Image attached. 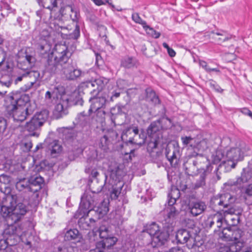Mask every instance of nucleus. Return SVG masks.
<instances>
[{
    "instance_id": "nucleus-43",
    "label": "nucleus",
    "mask_w": 252,
    "mask_h": 252,
    "mask_svg": "<svg viewBox=\"0 0 252 252\" xmlns=\"http://www.w3.org/2000/svg\"><path fill=\"white\" fill-rule=\"evenodd\" d=\"M233 229L231 227H223L222 230V237L227 241H231Z\"/></svg>"
},
{
    "instance_id": "nucleus-39",
    "label": "nucleus",
    "mask_w": 252,
    "mask_h": 252,
    "mask_svg": "<svg viewBox=\"0 0 252 252\" xmlns=\"http://www.w3.org/2000/svg\"><path fill=\"white\" fill-rule=\"evenodd\" d=\"M10 181L9 176L3 174L1 175L0 176V189H2L8 188Z\"/></svg>"
},
{
    "instance_id": "nucleus-58",
    "label": "nucleus",
    "mask_w": 252,
    "mask_h": 252,
    "mask_svg": "<svg viewBox=\"0 0 252 252\" xmlns=\"http://www.w3.org/2000/svg\"><path fill=\"white\" fill-rule=\"evenodd\" d=\"M215 225L212 215L210 216L205 221V227L210 228Z\"/></svg>"
},
{
    "instance_id": "nucleus-18",
    "label": "nucleus",
    "mask_w": 252,
    "mask_h": 252,
    "mask_svg": "<svg viewBox=\"0 0 252 252\" xmlns=\"http://www.w3.org/2000/svg\"><path fill=\"white\" fill-rule=\"evenodd\" d=\"M63 150L62 144L58 140H54L48 146V152L51 156L56 158L59 156Z\"/></svg>"
},
{
    "instance_id": "nucleus-10",
    "label": "nucleus",
    "mask_w": 252,
    "mask_h": 252,
    "mask_svg": "<svg viewBox=\"0 0 252 252\" xmlns=\"http://www.w3.org/2000/svg\"><path fill=\"white\" fill-rule=\"evenodd\" d=\"M225 156L227 160L223 161L222 163L225 167L230 166L229 169L234 168L238 161L241 160L243 158L241 150L238 147L232 148L227 150Z\"/></svg>"
},
{
    "instance_id": "nucleus-47",
    "label": "nucleus",
    "mask_w": 252,
    "mask_h": 252,
    "mask_svg": "<svg viewBox=\"0 0 252 252\" xmlns=\"http://www.w3.org/2000/svg\"><path fill=\"white\" fill-rule=\"evenodd\" d=\"M94 110L95 111L96 115L95 121L100 123H102L105 119V111L102 109H97Z\"/></svg>"
},
{
    "instance_id": "nucleus-45",
    "label": "nucleus",
    "mask_w": 252,
    "mask_h": 252,
    "mask_svg": "<svg viewBox=\"0 0 252 252\" xmlns=\"http://www.w3.org/2000/svg\"><path fill=\"white\" fill-rule=\"evenodd\" d=\"M105 246L107 249L114 246L117 241V238L115 237L110 236L107 238L103 239Z\"/></svg>"
},
{
    "instance_id": "nucleus-53",
    "label": "nucleus",
    "mask_w": 252,
    "mask_h": 252,
    "mask_svg": "<svg viewBox=\"0 0 252 252\" xmlns=\"http://www.w3.org/2000/svg\"><path fill=\"white\" fill-rule=\"evenodd\" d=\"M214 223L216 225L217 222L220 220H224V216L220 213L218 212L212 215Z\"/></svg>"
},
{
    "instance_id": "nucleus-30",
    "label": "nucleus",
    "mask_w": 252,
    "mask_h": 252,
    "mask_svg": "<svg viewBox=\"0 0 252 252\" xmlns=\"http://www.w3.org/2000/svg\"><path fill=\"white\" fill-rule=\"evenodd\" d=\"M80 237V234L77 229H70L67 230L64 235V240L67 241L77 240Z\"/></svg>"
},
{
    "instance_id": "nucleus-25",
    "label": "nucleus",
    "mask_w": 252,
    "mask_h": 252,
    "mask_svg": "<svg viewBox=\"0 0 252 252\" xmlns=\"http://www.w3.org/2000/svg\"><path fill=\"white\" fill-rule=\"evenodd\" d=\"M16 188L19 191L25 190V191H30L35 192L37 191V189H33L30 186L29 180L26 178L20 179L16 182Z\"/></svg>"
},
{
    "instance_id": "nucleus-57",
    "label": "nucleus",
    "mask_w": 252,
    "mask_h": 252,
    "mask_svg": "<svg viewBox=\"0 0 252 252\" xmlns=\"http://www.w3.org/2000/svg\"><path fill=\"white\" fill-rule=\"evenodd\" d=\"M121 93L120 89L117 90L113 91L110 93V100L111 101H114V99L118 98L120 96Z\"/></svg>"
},
{
    "instance_id": "nucleus-54",
    "label": "nucleus",
    "mask_w": 252,
    "mask_h": 252,
    "mask_svg": "<svg viewBox=\"0 0 252 252\" xmlns=\"http://www.w3.org/2000/svg\"><path fill=\"white\" fill-rule=\"evenodd\" d=\"M9 246H11L12 245H10L9 240L7 239L3 238L0 240V250H5Z\"/></svg>"
},
{
    "instance_id": "nucleus-55",
    "label": "nucleus",
    "mask_w": 252,
    "mask_h": 252,
    "mask_svg": "<svg viewBox=\"0 0 252 252\" xmlns=\"http://www.w3.org/2000/svg\"><path fill=\"white\" fill-rule=\"evenodd\" d=\"M201 161H203V162L207 163L206 166L207 165L210 164L209 162L208 161V159L206 158L202 157L200 155H197V158L195 160H194L193 161V164L194 166H196V165L198 164L199 162H201Z\"/></svg>"
},
{
    "instance_id": "nucleus-34",
    "label": "nucleus",
    "mask_w": 252,
    "mask_h": 252,
    "mask_svg": "<svg viewBox=\"0 0 252 252\" xmlns=\"http://www.w3.org/2000/svg\"><path fill=\"white\" fill-rule=\"evenodd\" d=\"M146 92L147 94L146 99L147 101H151L154 104H157L160 103V100L158 96L157 95L156 93L154 91L151 89H146Z\"/></svg>"
},
{
    "instance_id": "nucleus-6",
    "label": "nucleus",
    "mask_w": 252,
    "mask_h": 252,
    "mask_svg": "<svg viewBox=\"0 0 252 252\" xmlns=\"http://www.w3.org/2000/svg\"><path fill=\"white\" fill-rule=\"evenodd\" d=\"M64 11L65 12V15L67 14V13H68L70 18V21H71L70 25L65 28H64V30L66 29L68 31V32H64V39H77L80 36V28L77 23L79 14L76 9H75L71 4L64 6Z\"/></svg>"
},
{
    "instance_id": "nucleus-60",
    "label": "nucleus",
    "mask_w": 252,
    "mask_h": 252,
    "mask_svg": "<svg viewBox=\"0 0 252 252\" xmlns=\"http://www.w3.org/2000/svg\"><path fill=\"white\" fill-rule=\"evenodd\" d=\"M26 77L24 71H23L20 75L15 78L14 81L15 84H17L19 82L22 81L26 82Z\"/></svg>"
},
{
    "instance_id": "nucleus-14",
    "label": "nucleus",
    "mask_w": 252,
    "mask_h": 252,
    "mask_svg": "<svg viewBox=\"0 0 252 252\" xmlns=\"http://www.w3.org/2000/svg\"><path fill=\"white\" fill-rule=\"evenodd\" d=\"M137 132H138V128L137 126L127 127L123 131L122 138L123 140L131 144H140L143 142V140L142 141L137 140V137L139 136L136 134Z\"/></svg>"
},
{
    "instance_id": "nucleus-56",
    "label": "nucleus",
    "mask_w": 252,
    "mask_h": 252,
    "mask_svg": "<svg viewBox=\"0 0 252 252\" xmlns=\"http://www.w3.org/2000/svg\"><path fill=\"white\" fill-rule=\"evenodd\" d=\"M12 12V9L8 4H5L2 9L1 15L3 16H7L8 13Z\"/></svg>"
},
{
    "instance_id": "nucleus-29",
    "label": "nucleus",
    "mask_w": 252,
    "mask_h": 252,
    "mask_svg": "<svg viewBox=\"0 0 252 252\" xmlns=\"http://www.w3.org/2000/svg\"><path fill=\"white\" fill-rule=\"evenodd\" d=\"M212 33L213 37L219 44H221L223 42L231 39V36L227 35L226 32L224 31L213 32Z\"/></svg>"
},
{
    "instance_id": "nucleus-27",
    "label": "nucleus",
    "mask_w": 252,
    "mask_h": 252,
    "mask_svg": "<svg viewBox=\"0 0 252 252\" xmlns=\"http://www.w3.org/2000/svg\"><path fill=\"white\" fill-rule=\"evenodd\" d=\"M212 169L213 167L211 164H208V165L206 166V169H204L203 172L200 174L199 179L197 180L196 183L194 184V189H198L203 187L205 185L206 177L212 171Z\"/></svg>"
},
{
    "instance_id": "nucleus-38",
    "label": "nucleus",
    "mask_w": 252,
    "mask_h": 252,
    "mask_svg": "<svg viewBox=\"0 0 252 252\" xmlns=\"http://www.w3.org/2000/svg\"><path fill=\"white\" fill-rule=\"evenodd\" d=\"M222 207L223 208H228L233 201V198L229 193L221 194Z\"/></svg>"
},
{
    "instance_id": "nucleus-64",
    "label": "nucleus",
    "mask_w": 252,
    "mask_h": 252,
    "mask_svg": "<svg viewBox=\"0 0 252 252\" xmlns=\"http://www.w3.org/2000/svg\"><path fill=\"white\" fill-rule=\"evenodd\" d=\"M241 112L246 115L249 116L252 119V112L247 108H244L241 109Z\"/></svg>"
},
{
    "instance_id": "nucleus-42",
    "label": "nucleus",
    "mask_w": 252,
    "mask_h": 252,
    "mask_svg": "<svg viewBox=\"0 0 252 252\" xmlns=\"http://www.w3.org/2000/svg\"><path fill=\"white\" fill-rule=\"evenodd\" d=\"M222 202L221 194L220 196L213 197L211 199L210 204L213 208L219 207L221 209L220 207H222Z\"/></svg>"
},
{
    "instance_id": "nucleus-20",
    "label": "nucleus",
    "mask_w": 252,
    "mask_h": 252,
    "mask_svg": "<svg viewBox=\"0 0 252 252\" xmlns=\"http://www.w3.org/2000/svg\"><path fill=\"white\" fill-rule=\"evenodd\" d=\"M252 177V172L250 171H246L243 168L241 173V177L238 178L236 181H230L228 184L231 186H241L244 183L248 182Z\"/></svg>"
},
{
    "instance_id": "nucleus-28",
    "label": "nucleus",
    "mask_w": 252,
    "mask_h": 252,
    "mask_svg": "<svg viewBox=\"0 0 252 252\" xmlns=\"http://www.w3.org/2000/svg\"><path fill=\"white\" fill-rule=\"evenodd\" d=\"M121 65L125 68L129 69L137 67L139 63L135 58L126 56L122 59Z\"/></svg>"
},
{
    "instance_id": "nucleus-5",
    "label": "nucleus",
    "mask_w": 252,
    "mask_h": 252,
    "mask_svg": "<svg viewBox=\"0 0 252 252\" xmlns=\"http://www.w3.org/2000/svg\"><path fill=\"white\" fill-rule=\"evenodd\" d=\"M18 99L14 96H9L6 98L4 106L6 112L12 116L15 121L22 122L31 113L25 106L18 105Z\"/></svg>"
},
{
    "instance_id": "nucleus-1",
    "label": "nucleus",
    "mask_w": 252,
    "mask_h": 252,
    "mask_svg": "<svg viewBox=\"0 0 252 252\" xmlns=\"http://www.w3.org/2000/svg\"><path fill=\"white\" fill-rule=\"evenodd\" d=\"M91 196H87L86 198H83L81 200L79 207L74 214V217L76 219L79 218L78 224L79 227L84 230H89L94 229L96 224V220L93 218H88V214L91 211H94L99 214V216H103L108 212L107 207H96L94 206V201H90Z\"/></svg>"
},
{
    "instance_id": "nucleus-59",
    "label": "nucleus",
    "mask_w": 252,
    "mask_h": 252,
    "mask_svg": "<svg viewBox=\"0 0 252 252\" xmlns=\"http://www.w3.org/2000/svg\"><path fill=\"white\" fill-rule=\"evenodd\" d=\"M183 144L185 146H187L190 144L191 141L193 140V138L191 136H182L181 138Z\"/></svg>"
},
{
    "instance_id": "nucleus-16",
    "label": "nucleus",
    "mask_w": 252,
    "mask_h": 252,
    "mask_svg": "<svg viewBox=\"0 0 252 252\" xmlns=\"http://www.w3.org/2000/svg\"><path fill=\"white\" fill-rule=\"evenodd\" d=\"M81 73L80 69L75 68L72 62L70 64L64 62V75L67 79H76L81 76Z\"/></svg>"
},
{
    "instance_id": "nucleus-12",
    "label": "nucleus",
    "mask_w": 252,
    "mask_h": 252,
    "mask_svg": "<svg viewBox=\"0 0 252 252\" xmlns=\"http://www.w3.org/2000/svg\"><path fill=\"white\" fill-rule=\"evenodd\" d=\"M48 112L46 110L35 114L32 120L27 123L26 128L29 131H33L45 123L48 118Z\"/></svg>"
},
{
    "instance_id": "nucleus-37",
    "label": "nucleus",
    "mask_w": 252,
    "mask_h": 252,
    "mask_svg": "<svg viewBox=\"0 0 252 252\" xmlns=\"http://www.w3.org/2000/svg\"><path fill=\"white\" fill-rule=\"evenodd\" d=\"M151 137V140L148 142L147 146V150L149 152H153L154 150L156 149L158 145L160 143L159 137H154V136H153Z\"/></svg>"
},
{
    "instance_id": "nucleus-44",
    "label": "nucleus",
    "mask_w": 252,
    "mask_h": 252,
    "mask_svg": "<svg viewBox=\"0 0 252 252\" xmlns=\"http://www.w3.org/2000/svg\"><path fill=\"white\" fill-rule=\"evenodd\" d=\"M11 83L12 81L10 80L6 82L0 81V96H3L6 93L7 89Z\"/></svg>"
},
{
    "instance_id": "nucleus-49",
    "label": "nucleus",
    "mask_w": 252,
    "mask_h": 252,
    "mask_svg": "<svg viewBox=\"0 0 252 252\" xmlns=\"http://www.w3.org/2000/svg\"><path fill=\"white\" fill-rule=\"evenodd\" d=\"M132 20L136 23L141 25L143 28H145L147 23L146 21L142 20L141 17L139 16V14L137 13H134L132 15Z\"/></svg>"
},
{
    "instance_id": "nucleus-35",
    "label": "nucleus",
    "mask_w": 252,
    "mask_h": 252,
    "mask_svg": "<svg viewBox=\"0 0 252 252\" xmlns=\"http://www.w3.org/2000/svg\"><path fill=\"white\" fill-rule=\"evenodd\" d=\"M6 53L0 48V71H5L9 68L7 62H5Z\"/></svg>"
},
{
    "instance_id": "nucleus-15",
    "label": "nucleus",
    "mask_w": 252,
    "mask_h": 252,
    "mask_svg": "<svg viewBox=\"0 0 252 252\" xmlns=\"http://www.w3.org/2000/svg\"><path fill=\"white\" fill-rule=\"evenodd\" d=\"M206 205L202 201H193L189 203L187 211L192 217H196L203 213L206 209Z\"/></svg>"
},
{
    "instance_id": "nucleus-52",
    "label": "nucleus",
    "mask_w": 252,
    "mask_h": 252,
    "mask_svg": "<svg viewBox=\"0 0 252 252\" xmlns=\"http://www.w3.org/2000/svg\"><path fill=\"white\" fill-rule=\"evenodd\" d=\"M147 32V33L150 34L152 37L155 38H158L160 35V33L156 31L154 29L151 28L148 25H146L145 28H144Z\"/></svg>"
},
{
    "instance_id": "nucleus-41",
    "label": "nucleus",
    "mask_w": 252,
    "mask_h": 252,
    "mask_svg": "<svg viewBox=\"0 0 252 252\" xmlns=\"http://www.w3.org/2000/svg\"><path fill=\"white\" fill-rule=\"evenodd\" d=\"M243 232L240 229L234 228L233 229L231 235V241H241L240 239L243 235Z\"/></svg>"
},
{
    "instance_id": "nucleus-36",
    "label": "nucleus",
    "mask_w": 252,
    "mask_h": 252,
    "mask_svg": "<svg viewBox=\"0 0 252 252\" xmlns=\"http://www.w3.org/2000/svg\"><path fill=\"white\" fill-rule=\"evenodd\" d=\"M58 0H37L38 3L45 8L51 9L57 6Z\"/></svg>"
},
{
    "instance_id": "nucleus-63",
    "label": "nucleus",
    "mask_w": 252,
    "mask_h": 252,
    "mask_svg": "<svg viewBox=\"0 0 252 252\" xmlns=\"http://www.w3.org/2000/svg\"><path fill=\"white\" fill-rule=\"evenodd\" d=\"M245 193L249 196L252 197V184H249L246 188Z\"/></svg>"
},
{
    "instance_id": "nucleus-4",
    "label": "nucleus",
    "mask_w": 252,
    "mask_h": 252,
    "mask_svg": "<svg viewBox=\"0 0 252 252\" xmlns=\"http://www.w3.org/2000/svg\"><path fill=\"white\" fill-rule=\"evenodd\" d=\"M34 58L31 55H26L22 62L18 61V66L24 71L27 83L20 88L21 91L26 92L32 88L36 89L40 86L37 81L40 77V73L37 70H32Z\"/></svg>"
},
{
    "instance_id": "nucleus-61",
    "label": "nucleus",
    "mask_w": 252,
    "mask_h": 252,
    "mask_svg": "<svg viewBox=\"0 0 252 252\" xmlns=\"http://www.w3.org/2000/svg\"><path fill=\"white\" fill-rule=\"evenodd\" d=\"M39 48L40 51H44L45 53H46L49 51L50 49V45L47 43L45 45H39Z\"/></svg>"
},
{
    "instance_id": "nucleus-3",
    "label": "nucleus",
    "mask_w": 252,
    "mask_h": 252,
    "mask_svg": "<svg viewBox=\"0 0 252 252\" xmlns=\"http://www.w3.org/2000/svg\"><path fill=\"white\" fill-rule=\"evenodd\" d=\"M110 179L106 188L110 192V197L112 199H117L121 194L124 186L123 181L126 175V170L123 164L115 162L112 163L108 168Z\"/></svg>"
},
{
    "instance_id": "nucleus-19",
    "label": "nucleus",
    "mask_w": 252,
    "mask_h": 252,
    "mask_svg": "<svg viewBox=\"0 0 252 252\" xmlns=\"http://www.w3.org/2000/svg\"><path fill=\"white\" fill-rule=\"evenodd\" d=\"M165 155L167 159L172 166H176L179 161V150L173 147L172 149L167 147L165 149Z\"/></svg>"
},
{
    "instance_id": "nucleus-11",
    "label": "nucleus",
    "mask_w": 252,
    "mask_h": 252,
    "mask_svg": "<svg viewBox=\"0 0 252 252\" xmlns=\"http://www.w3.org/2000/svg\"><path fill=\"white\" fill-rule=\"evenodd\" d=\"M180 190L176 188L172 189L170 192L168 194V207L166 208L167 217L169 219L174 218L179 214V212L176 210L174 205L176 202V199L180 197Z\"/></svg>"
},
{
    "instance_id": "nucleus-7",
    "label": "nucleus",
    "mask_w": 252,
    "mask_h": 252,
    "mask_svg": "<svg viewBox=\"0 0 252 252\" xmlns=\"http://www.w3.org/2000/svg\"><path fill=\"white\" fill-rule=\"evenodd\" d=\"M107 177V176L104 175V178L102 177L101 181H100V179H93L90 185L91 193H85L82 196L81 200H82L83 198H86L88 195L91 196V199H90V201H94V206H96L98 203V193L101 192L103 187L105 185Z\"/></svg>"
},
{
    "instance_id": "nucleus-46",
    "label": "nucleus",
    "mask_w": 252,
    "mask_h": 252,
    "mask_svg": "<svg viewBox=\"0 0 252 252\" xmlns=\"http://www.w3.org/2000/svg\"><path fill=\"white\" fill-rule=\"evenodd\" d=\"M98 232L100 237L103 239V240L111 235L109 234V230L107 227L104 225L100 226Z\"/></svg>"
},
{
    "instance_id": "nucleus-24",
    "label": "nucleus",
    "mask_w": 252,
    "mask_h": 252,
    "mask_svg": "<svg viewBox=\"0 0 252 252\" xmlns=\"http://www.w3.org/2000/svg\"><path fill=\"white\" fill-rule=\"evenodd\" d=\"M114 134L113 131L108 132L104 134L99 140L98 143L99 147L104 152H107L109 149V146L111 144L113 139L111 134Z\"/></svg>"
},
{
    "instance_id": "nucleus-21",
    "label": "nucleus",
    "mask_w": 252,
    "mask_h": 252,
    "mask_svg": "<svg viewBox=\"0 0 252 252\" xmlns=\"http://www.w3.org/2000/svg\"><path fill=\"white\" fill-rule=\"evenodd\" d=\"M90 101L92 102V104L89 110V113L94 110L101 109V108L103 107L108 102L105 96L91 97Z\"/></svg>"
},
{
    "instance_id": "nucleus-23",
    "label": "nucleus",
    "mask_w": 252,
    "mask_h": 252,
    "mask_svg": "<svg viewBox=\"0 0 252 252\" xmlns=\"http://www.w3.org/2000/svg\"><path fill=\"white\" fill-rule=\"evenodd\" d=\"M87 86L88 88L92 89L91 93L95 95L101 91L103 86V81L101 79H96L94 81H89L87 83Z\"/></svg>"
},
{
    "instance_id": "nucleus-26",
    "label": "nucleus",
    "mask_w": 252,
    "mask_h": 252,
    "mask_svg": "<svg viewBox=\"0 0 252 252\" xmlns=\"http://www.w3.org/2000/svg\"><path fill=\"white\" fill-rule=\"evenodd\" d=\"M243 247V244L241 241L234 242L229 246L221 247L218 252H239Z\"/></svg>"
},
{
    "instance_id": "nucleus-32",
    "label": "nucleus",
    "mask_w": 252,
    "mask_h": 252,
    "mask_svg": "<svg viewBox=\"0 0 252 252\" xmlns=\"http://www.w3.org/2000/svg\"><path fill=\"white\" fill-rule=\"evenodd\" d=\"M30 186L33 189H37V191L41 188V185L43 183L44 180L42 177L39 176L32 177L29 180Z\"/></svg>"
},
{
    "instance_id": "nucleus-2",
    "label": "nucleus",
    "mask_w": 252,
    "mask_h": 252,
    "mask_svg": "<svg viewBox=\"0 0 252 252\" xmlns=\"http://www.w3.org/2000/svg\"><path fill=\"white\" fill-rule=\"evenodd\" d=\"M6 200L9 205L1 206L0 214L7 223H16L26 214L27 211L26 205L19 202L20 200L16 195L7 196Z\"/></svg>"
},
{
    "instance_id": "nucleus-8",
    "label": "nucleus",
    "mask_w": 252,
    "mask_h": 252,
    "mask_svg": "<svg viewBox=\"0 0 252 252\" xmlns=\"http://www.w3.org/2000/svg\"><path fill=\"white\" fill-rule=\"evenodd\" d=\"M21 227L16 223H8L3 232V238L9 240L10 245H15L21 240Z\"/></svg>"
},
{
    "instance_id": "nucleus-51",
    "label": "nucleus",
    "mask_w": 252,
    "mask_h": 252,
    "mask_svg": "<svg viewBox=\"0 0 252 252\" xmlns=\"http://www.w3.org/2000/svg\"><path fill=\"white\" fill-rule=\"evenodd\" d=\"M64 46H66L65 50H64V60H65V57L67 58H69L72 55V53L74 50V47L73 45H71L70 47L66 45V41H64Z\"/></svg>"
},
{
    "instance_id": "nucleus-9",
    "label": "nucleus",
    "mask_w": 252,
    "mask_h": 252,
    "mask_svg": "<svg viewBox=\"0 0 252 252\" xmlns=\"http://www.w3.org/2000/svg\"><path fill=\"white\" fill-rule=\"evenodd\" d=\"M176 238L178 243L186 244L187 247L189 249L193 248L197 245L195 234L187 229L179 230L177 232Z\"/></svg>"
},
{
    "instance_id": "nucleus-40",
    "label": "nucleus",
    "mask_w": 252,
    "mask_h": 252,
    "mask_svg": "<svg viewBox=\"0 0 252 252\" xmlns=\"http://www.w3.org/2000/svg\"><path fill=\"white\" fill-rule=\"evenodd\" d=\"M224 157V154L220 150H218L212 156V160L213 163H218Z\"/></svg>"
},
{
    "instance_id": "nucleus-22",
    "label": "nucleus",
    "mask_w": 252,
    "mask_h": 252,
    "mask_svg": "<svg viewBox=\"0 0 252 252\" xmlns=\"http://www.w3.org/2000/svg\"><path fill=\"white\" fill-rule=\"evenodd\" d=\"M169 237L168 233L165 231H160L158 233L153 237L152 244L154 247H160L163 245Z\"/></svg>"
},
{
    "instance_id": "nucleus-13",
    "label": "nucleus",
    "mask_w": 252,
    "mask_h": 252,
    "mask_svg": "<svg viewBox=\"0 0 252 252\" xmlns=\"http://www.w3.org/2000/svg\"><path fill=\"white\" fill-rule=\"evenodd\" d=\"M53 94L56 95L57 100V104L55 106L53 111V116L56 119H59L62 117L63 114V87H57L55 88Z\"/></svg>"
},
{
    "instance_id": "nucleus-48",
    "label": "nucleus",
    "mask_w": 252,
    "mask_h": 252,
    "mask_svg": "<svg viewBox=\"0 0 252 252\" xmlns=\"http://www.w3.org/2000/svg\"><path fill=\"white\" fill-rule=\"evenodd\" d=\"M223 165H224L222 163H221L214 171V175L213 176L211 179L212 182L213 183H216L218 181L220 180L221 173L219 171V170L220 168Z\"/></svg>"
},
{
    "instance_id": "nucleus-62",
    "label": "nucleus",
    "mask_w": 252,
    "mask_h": 252,
    "mask_svg": "<svg viewBox=\"0 0 252 252\" xmlns=\"http://www.w3.org/2000/svg\"><path fill=\"white\" fill-rule=\"evenodd\" d=\"M93 2L98 6L105 4L106 3L111 4L109 2V0H92Z\"/></svg>"
},
{
    "instance_id": "nucleus-50",
    "label": "nucleus",
    "mask_w": 252,
    "mask_h": 252,
    "mask_svg": "<svg viewBox=\"0 0 252 252\" xmlns=\"http://www.w3.org/2000/svg\"><path fill=\"white\" fill-rule=\"evenodd\" d=\"M106 247L103 240L97 242L96 244V247L95 249L91 250L90 252H104L103 249H105Z\"/></svg>"
},
{
    "instance_id": "nucleus-17",
    "label": "nucleus",
    "mask_w": 252,
    "mask_h": 252,
    "mask_svg": "<svg viewBox=\"0 0 252 252\" xmlns=\"http://www.w3.org/2000/svg\"><path fill=\"white\" fill-rule=\"evenodd\" d=\"M164 120L168 121L170 123H171L170 120L168 118H163L162 119H161V121H163ZM161 127V126L160 120L153 122L148 127L147 129V133L150 137L154 136V137H159V132Z\"/></svg>"
},
{
    "instance_id": "nucleus-33",
    "label": "nucleus",
    "mask_w": 252,
    "mask_h": 252,
    "mask_svg": "<svg viewBox=\"0 0 252 252\" xmlns=\"http://www.w3.org/2000/svg\"><path fill=\"white\" fill-rule=\"evenodd\" d=\"M160 231L161 230L159 229V226L155 222H153L148 225L145 230V231L150 235L152 240L153 237L157 235Z\"/></svg>"
},
{
    "instance_id": "nucleus-31",
    "label": "nucleus",
    "mask_w": 252,
    "mask_h": 252,
    "mask_svg": "<svg viewBox=\"0 0 252 252\" xmlns=\"http://www.w3.org/2000/svg\"><path fill=\"white\" fill-rule=\"evenodd\" d=\"M89 116L84 112L78 114L76 118V121L78 125L83 127L89 124Z\"/></svg>"
}]
</instances>
